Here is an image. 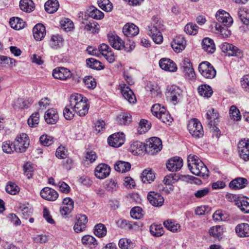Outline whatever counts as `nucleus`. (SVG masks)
Masks as SVG:
<instances>
[{
  "mask_svg": "<svg viewBox=\"0 0 249 249\" xmlns=\"http://www.w3.org/2000/svg\"><path fill=\"white\" fill-rule=\"evenodd\" d=\"M87 101V98L77 93L72 94L70 98L71 106L73 107V111L80 116H84L88 113L89 106Z\"/></svg>",
  "mask_w": 249,
  "mask_h": 249,
  "instance_id": "obj_1",
  "label": "nucleus"
},
{
  "mask_svg": "<svg viewBox=\"0 0 249 249\" xmlns=\"http://www.w3.org/2000/svg\"><path fill=\"white\" fill-rule=\"evenodd\" d=\"M188 166L191 173L196 176H208L209 171L207 167L196 156L188 157Z\"/></svg>",
  "mask_w": 249,
  "mask_h": 249,
  "instance_id": "obj_2",
  "label": "nucleus"
},
{
  "mask_svg": "<svg viewBox=\"0 0 249 249\" xmlns=\"http://www.w3.org/2000/svg\"><path fill=\"white\" fill-rule=\"evenodd\" d=\"M162 26L161 20L157 17H153L151 25L148 26V34L156 44H160L163 41V37L160 32Z\"/></svg>",
  "mask_w": 249,
  "mask_h": 249,
  "instance_id": "obj_3",
  "label": "nucleus"
},
{
  "mask_svg": "<svg viewBox=\"0 0 249 249\" xmlns=\"http://www.w3.org/2000/svg\"><path fill=\"white\" fill-rule=\"evenodd\" d=\"M207 124L210 131L213 133V136L218 138V112L216 110L212 108L207 111L206 114Z\"/></svg>",
  "mask_w": 249,
  "mask_h": 249,
  "instance_id": "obj_4",
  "label": "nucleus"
},
{
  "mask_svg": "<svg viewBox=\"0 0 249 249\" xmlns=\"http://www.w3.org/2000/svg\"><path fill=\"white\" fill-rule=\"evenodd\" d=\"M188 130L190 134L196 139L202 138L204 135V130L200 122L196 118H193L188 121Z\"/></svg>",
  "mask_w": 249,
  "mask_h": 249,
  "instance_id": "obj_5",
  "label": "nucleus"
},
{
  "mask_svg": "<svg viewBox=\"0 0 249 249\" xmlns=\"http://www.w3.org/2000/svg\"><path fill=\"white\" fill-rule=\"evenodd\" d=\"M166 96L174 105L177 104L181 99L182 90L176 85L168 86L165 92Z\"/></svg>",
  "mask_w": 249,
  "mask_h": 249,
  "instance_id": "obj_6",
  "label": "nucleus"
},
{
  "mask_svg": "<svg viewBox=\"0 0 249 249\" xmlns=\"http://www.w3.org/2000/svg\"><path fill=\"white\" fill-rule=\"evenodd\" d=\"M16 152L22 153L26 151L29 145V139L28 135L25 133L18 135L14 141Z\"/></svg>",
  "mask_w": 249,
  "mask_h": 249,
  "instance_id": "obj_7",
  "label": "nucleus"
},
{
  "mask_svg": "<svg viewBox=\"0 0 249 249\" xmlns=\"http://www.w3.org/2000/svg\"><path fill=\"white\" fill-rule=\"evenodd\" d=\"M162 148L161 140L158 137L151 138L145 146V151L150 155H154L160 151Z\"/></svg>",
  "mask_w": 249,
  "mask_h": 249,
  "instance_id": "obj_8",
  "label": "nucleus"
},
{
  "mask_svg": "<svg viewBox=\"0 0 249 249\" xmlns=\"http://www.w3.org/2000/svg\"><path fill=\"white\" fill-rule=\"evenodd\" d=\"M198 70L201 75L207 79L213 78L216 74V71L208 61H203L198 66Z\"/></svg>",
  "mask_w": 249,
  "mask_h": 249,
  "instance_id": "obj_9",
  "label": "nucleus"
},
{
  "mask_svg": "<svg viewBox=\"0 0 249 249\" xmlns=\"http://www.w3.org/2000/svg\"><path fill=\"white\" fill-rule=\"evenodd\" d=\"M183 73L186 79L193 80L195 79L196 74L190 60L184 58L182 62Z\"/></svg>",
  "mask_w": 249,
  "mask_h": 249,
  "instance_id": "obj_10",
  "label": "nucleus"
},
{
  "mask_svg": "<svg viewBox=\"0 0 249 249\" xmlns=\"http://www.w3.org/2000/svg\"><path fill=\"white\" fill-rule=\"evenodd\" d=\"M238 150L241 158L245 161L249 160V139H244L240 141Z\"/></svg>",
  "mask_w": 249,
  "mask_h": 249,
  "instance_id": "obj_11",
  "label": "nucleus"
},
{
  "mask_svg": "<svg viewBox=\"0 0 249 249\" xmlns=\"http://www.w3.org/2000/svg\"><path fill=\"white\" fill-rule=\"evenodd\" d=\"M53 76L55 79L60 80H67L72 76V73L67 68L64 67H57L53 71Z\"/></svg>",
  "mask_w": 249,
  "mask_h": 249,
  "instance_id": "obj_12",
  "label": "nucleus"
},
{
  "mask_svg": "<svg viewBox=\"0 0 249 249\" xmlns=\"http://www.w3.org/2000/svg\"><path fill=\"white\" fill-rule=\"evenodd\" d=\"M88 221V218L85 214H77L75 216V222L73 226L74 231L78 233L85 231Z\"/></svg>",
  "mask_w": 249,
  "mask_h": 249,
  "instance_id": "obj_13",
  "label": "nucleus"
},
{
  "mask_svg": "<svg viewBox=\"0 0 249 249\" xmlns=\"http://www.w3.org/2000/svg\"><path fill=\"white\" fill-rule=\"evenodd\" d=\"M183 166V160L179 157H174L168 160L166 167L170 172L179 171Z\"/></svg>",
  "mask_w": 249,
  "mask_h": 249,
  "instance_id": "obj_14",
  "label": "nucleus"
},
{
  "mask_svg": "<svg viewBox=\"0 0 249 249\" xmlns=\"http://www.w3.org/2000/svg\"><path fill=\"white\" fill-rule=\"evenodd\" d=\"M108 144L113 147H119L124 142V135L123 133H116L110 135L107 139Z\"/></svg>",
  "mask_w": 249,
  "mask_h": 249,
  "instance_id": "obj_15",
  "label": "nucleus"
},
{
  "mask_svg": "<svg viewBox=\"0 0 249 249\" xmlns=\"http://www.w3.org/2000/svg\"><path fill=\"white\" fill-rule=\"evenodd\" d=\"M147 198L149 203L154 207H161L163 205L164 199L159 193L151 191L148 193Z\"/></svg>",
  "mask_w": 249,
  "mask_h": 249,
  "instance_id": "obj_16",
  "label": "nucleus"
},
{
  "mask_svg": "<svg viewBox=\"0 0 249 249\" xmlns=\"http://www.w3.org/2000/svg\"><path fill=\"white\" fill-rule=\"evenodd\" d=\"M110 172V167L105 163L99 164L96 167L94 170L95 177L100 179L106 178L109 175Z\"/></svg>",
  "mask_w": 249,
  "mask_h": 249,
  "instance_id": "obj_17",
  "label": "nucleus"
},
{
  "mask_svg": "<svg viewBox=\"0 0 249 249\" xmlns=\"http://www.w3.org/2000/svg\"><path fill=\"white\" fill-rule=\"evenodd\" d=\"M121 90V93L123 97L130 103L134 104L136 102V97L133 91L128 86H126L125 84L120 85Z\"/></svg>",
  "mask_w": 249,
  "mask_h": 249,
  "instance_id": "obj_18",
  "label": "nucleus"
},
{
  "mask_svg": "<svg viewBox=\"0 0 249 249\" xmlns=\"http://www.w3.org/2000/svg\"><path fill=\"white\" fill-rule=\"evenodd\" d=\"M159 65L161 69L170 72H175L177 70L176 63L171 59L162 58L159 61Z\"/></svg>",
  "mask_w": 249,
  "mask_h": 249,
  "instance_id": "obj_19",
  "label": "nucleus"
},
{
  "mask_svg": "<svg viewBox=\"0 0 249 249\" xmlns=\"http://www.w3.org/2000/svg\"><path fill=\"white\" fill-rule=\"evenodd\" d=\"M40 196L44 199L48 201H54L58 197V193L49 187H45L40 191Z\"/></svg>",
  "mask_w": 249,
  "mask_h": 249,
  "instance_id": "obj_20",
  "label": "nucleus"
},
{
  "mask_svg": "<svg viewBox=\"0 0 249 249\" xmlns=\"http://www.w3.org/2000/svg\"><path fill=\"white\" fill-rule=\"evenodd\" d=\"M63 207L60 208V212L62 215L69 214L74 208V201L70 197H66L63 200Z\"/></svg>",
  "mask_w": 249,
  "mask_h": 249,
  "instance_id": "obj_21",
  "label": "nucleus"
},
{
  "mask_svg": "<svg viewBox=\"0 0 249 249\" xmlns=\"http://www.w3.org/2000/svg\"><path fill=\"white\" fill-rule=\"evenodd\" d=\"M107 38L110 45L115 49L121 50L123 40L117 35L109 33L107 34Z\"/></svg>",
  "mask_w": 249,
  "mask_h": 249,
  "instance_id": "obj_22",
  "label": "nucleus"
},
{
  "mask_svg": "<svg viewBox=\"0 0 249 249\" xmlns=\"http://www.w3.org/2000/svg\"><path fill=\"white\" fill-rule=\"evenodd\" d=\"M171 45L175 52L179 53L185 49L186 41L182 36H177L171 42Z\"/></svg>",
  "mask_w": 249,
  "mask_h": 249,
  "instance_id": "obj_23",
  "label": "nucleus"
},
{
  "mask_svg": "<svg viewBox=\"0 0 249 249\" xmlns=\"http://www.w3.org/2000/svg\"><path fill=\"white\" fill-rule=\"evenodd\" d=\"M44 119L48 124H55L59 119V116L56 109L50 108L48 109L45 113Z\"/></svg>",
  "mask_w": 249,
  "mask_h": 249,
  "instance_id": "obj_24",
  "label": "nucleus"
},
{
  "mask_svg": "<svg viewBox=\"0 0 249 249\" xmlns=\"http://www.w3.org/2000/svg\"><path fill=\"white\" fill-rule=\"evenodd\" d=\"M124 35L127 37L136 36L139 32V28L133 23H127L123 28Z\"/></svg>",
  "mask_w": 249,
  "mask_h": 249,
  "instance_id": "obj_25",
  "label": "nucleus"
},
{
  "mask_svg": "<svg viewBox=\"0 0 249 249\" xmlns=\"http://www.w3.org/2000/svg\"><path fill=\"white\" fill-rule=\"evenodd\" d=\"M33 36L36 40H41L46 35V29L45 26L41 23H38L33 28Z\"/></svg>",
  "mask_w": 249,
  "mask_h": 249,
  "instance_id": "obj_26",
  "label": "nucleus"
},
{
  "mask_svg": "<svg viewBox=\"0 0 249 249\" xmlns=\"http://www.w3.org/2000/svg\"><path fill=\"white\" fill-rule=\"evenodd\" d=\"M221 51L226 55L228 56H235L239 51V49L236 46L231 44L225 42L221 45Z\"/></svg>",
  "mask_w": 249,
  "mask_h": 249,
  "instance_id": "obj_27",
  "label": "nucleus"
},
{
  "mask_svg": "<svg viewBox=\"0 0 249 249\" xmlns=\"http://www.w3.org/2000/svg\"><path fill=\"white\" fill-rule=\"evenodd\" d=\"M233 22L230 14L224 10H219V25L231 26Z\"/></svg>",
  "mask_w": 249,
  "mask_h": 249,
  "instance_id": "obj_28",
  "label": "nucleus"
},
{
  "mask_svg": "<svg viewBox=\"0 0 249 249\" xmlns=\"http://www.w3.org/2000/svg\"><path fill=\"white\" fill-rule=\"evenodd\" d=\"M248 180L243 178H238L232 180L229 184L231 188L236 190L245 188L248 184Z\"/></svg>",
  "mask_w": 249,
  "mask_h": 249,
  "instance_id": "obj_29",
  "label": "nucleus"
},
{
  "mask_svg": "<svg viewBox=\"0 0 249 249\" xmlns=\"http://www.w3.org/2000/svg\"><path fill=\"white\" fill-rule=\"evenodd\" d=\"M201 45L204 51L209 53H213L215 51V46L213 39L204 38L201 42Z\"/></svg>",
  "mask_w": 249,
  "mask_h": 249,
  "instance_id": "obj_30",
  "label": "nucleus"
},
{
  "mask_svg": "<svg viewBox=\"0 0 249 249\" xmlns=\"http://www.w3.org/2000/svg\"><path fill=\"white\" fill-rule=\"evenodd\" d=\"M235 231L241 237H249V224L245 223L238 224L235 228Z\"/></svg>",
  "mask_w": 249,
  "mask_h": 249,
  "instance_id": "obj_31",
  "label": "nucleus"
},
{
  "mask_svg": "<svg viewBox=\"0 0 249 249\" xmlns=\"http://www.w3.org/2000/svg\"><path fill=\"white\" fill-rule=\"evenodd\" d=\"M198 92L201 96L209 98L212 95L213 90L208 85L202 84L197 88Z\"/></svg>",
  "mask_w": 249,
  "mask_h": 249,
  "instance_id": "obj_32",
  "label": "nucleus"
},
{
  "mask_svg": "<svg viewBox=\"0 0 249 249\" xmlns=\"http://www.w3.org/2000/svg\"><path fill=\"white\" fill-rule=\"evenodd\" d=\"M19 7L22 11L26 13H30L35 8V3L32 0H20Z\"/></svg>",
  "mask_w": 249,
  "mask_h": 249,
  "instance_id": "obj_33",
  "label": "nucleus"
},
{
  "mask_svg": "<svg viewBox=\"0 0 249 249\" xmlns=\"http://www.w3.org/2000/svg\"><path fill=\"white\" fill-rule=\"evenodd\" d=\"M59 7V4L57 0H48L44 4L45 11L50 14L55 12Z\"/></svg>",
  "mask_w": 249,
  "mask_h": 249,
  "instance_id": "obj_34",
  "label": "nucleus"
},
{
  "mask_svg": "<svg viewBox=\"0 0 249 249\" xmlns=\"http://www.w3.org/2000/svg\"><path fill=\"white\" fill-rule=\"evenodd\" d=\"M81 241L85 246L91 249L95 248L98 245V242L95 237L90 235H85L82 237Z\"/></svg>",
  "mask_w": 249,
  "mask_h": 249,
  "instance_id": "obj_35",
  "label": "nucleus"
},
{
  "mask_svg": "<svg viewBox=\"0 0 249 249\" xmlns=\"http://www.w3.org/2000/svg\"><path fill=\"white\" fill-rule=\"evenodd\" d=\"M130 168V163L124 161H118L114 165L115 170L119 172L125 173L128 172Z\"/></svg>",
  "mask_w": 249,
  "mask_h": 249,
  "instance_id": "obj_36",
  "label": "nucleus"
},
{
  "mask_svg": "<svg viewBox=\"0 0 249 249\" xmlns=\"http://www.w3.org/2000/svg\"><path fill=\"white\" fill-rule=\"evenodd\" d=\"M145 145L139 141L134 142L130 145V150L134 155H139L142 153L143 149H145Z\"/></svg>",
  "mask_w": 249,
  "mask_h": 249,
  "instance_id": "obj_37",
  "label": "nucleus"
},
{
  "mask_svg": "<svg viewBox=\"0 0 249 249\" xmlns=\"http://www.w3.org/2000/svg\"><path fill=\"white\" fill-rule=\"evenodd\" d=\"M117 226L121 229L132 230L134 226H138L137 222L129 221L126 219H120L116 222Z\"/></svg>",
  "mask_w": 249,
  "mask_h": 249,
  "instance_id": "obj_38",
  "label": "nucleus"
},
{
  "mask_svg": "<svg viewBox=\"0 0 249 249\" xmlns=\"http://www.w3.org/2000/svg\"><path fill=\"white\" fill-rule=\"evenodd\" d=\"M145 89L147 91L150 92V94L152 97H156L160 95L161 90L160 88L157 84L151 83L148 84Z\"/></svg>",
  "mask_w": 249,
  "mask_h": 249,
  "instance_id": "obj_39",
  "label": "nucleus"
},
{
  "mask_svg": "<svg viewBox=\"0 0 249 249\" xmlns=\"http://www.w3.org/2000/svg\"><path fill=\"white\" fill-rule=\"evenodd\" d=\"M86 64L89 68L96 70H103L105 68L104 66L102 65L99 61L93 58L87 59Z\"/></svg>",
  "mask_w": 249,
  "mask_h": 249,
  "instance_id": "obj_40",
  "label": "nucleus"
},
{
  "mask_svg": "<svg viewBox=\"0 0 249 249\" xmlns=\"http://www.w3.org/2000/svg\"><path fill=\"white\" fill-rule=\"evenodd\" d=\"M63 41V38L61 36L59 35H53L51 38L50 45L52 48L57 49L62 45Z\"/></svg>",
  "mask_w": 249,
  "mask_h": 249,
  "instance_id": "obj_41",
  "label": "nucleus"
},
{
  "mask_svg": "<svg viewBox=\"0 0 249 249\" xmlns=\"http://www.w3.org/2000/svg\"><path fill=\"white\" fill-rule=\"evenodd\" d=\"M84 30L87 32H91L92 33H98L99 31V25L97 22L91 20L85 24Z\"/></svg>",
  "mask_w": 249,
  "mask_h": 249,
  "instance_id": "obj_42",
  "label": "nucleus"
},
{
  "mask_svg": "<svg viewBox=\"0 0 249 249\" xmlns=\"http://www.w3.org/2000/svg\"><path fill=\"white\" fill-rule=\"evenodd\" d=\"M94 234L98 237H103L106 235L107 233V228L102 223H99L94 226L93 229Z\"/></svg>",
  "mask_w": 249,
  "mask_h": 249,
  "instance_id": "obj_43",
  "label": "nucleus"
},
{
  "mask_svg": "<svg viewBox=\"0 0 249 249\" xmlns=\"http://www.w3.org/2000/svg\"><path fill=\"white\" fill-rule=\"evenodd\" d=\"M88 11L89 17L95 19H101L104 17V13L94 6L90 7Z\"/></svg>",
  "mask_w": 249,
  "mask_h": 249,
  "instance_id": "obj_44",
  "label": "nucleus"
},
{
  "mask_svg": "<svg viewBox=\"0 0 249 249\" xmlns=\"http://www.w3.org/2000/svg\"><path fill=\"white\" fill-rule=\"evenodd\" d=\"M236 204L243 212L246 213H249V198L238 199L236 201Z\"/></svg>",
  "mask_w": 249,
  "mask_h": 249,
  "instance_id": "obj_45",
  "label": "nucleus"
},
{
  "mask_svg": "<svg viewBox=\"0 0 249 249\" xmlns=\"http://www.w3.org/2000/svg\"><path fill=\"white\" fill-rule=\"evenodd\" d=\"M150 232L153 236L160 237L163 234L164 231L160 225L154 224L150 227Z\"/></svg>",
  "mask_w": 249,
  "mask_h": 249,
  "instance_id": "obj_46",
  "label": "nucleus"
},
{
  "mask_svg": "<svg viewBox=\"0 0 249 249\" xmlns=\"http://www.w3.org/2000/svg\"><path fill=\"white\" fill-rule=\"evenodd\" d=\"M157 118L164 123H171L173 121V119L170 114L169 112L166 110L164 107H163V108L161 109Z\"/></svg>",
  "mask_w": 249,
  "mask_h": 249,
  "instance_id": "obj_47",
  "label": "nucleus"
},
{
  "mask_svg": "<svg viewBox=\"0 0 249 249\" xmlns=\"http://www.w3.org/2000/svg\"><path fill=\"white\" fill-rule=\"evenodd\" d=\"M238 15L241 21L247 25L249 24V11L245 8H240Z\"/></svg>",
  "mask_w": 249,
  "mask_h": 249,
  "instance_id": "obj_48",
  "label": "nucleus"
},
{
  "mask_svg": "<svg viewBox=\"0 0 249 249\" xmlns=\"http://www.w3.org/2000/svg\"><path fill=\"white\" fill-rule=\"evenodd\" d=\"M154 174L151 171V170H148L145 169L142 173L141 178L142 181L145 183H151V181H154L155 179Z\"/></svg>",
  "mask_w": 249,
  "mask_h": 249,
  "instance_id": "obj_49",
  "label": "nucleus"
},
{
  "mask_svg": "<svg viewBox=\"0 0 249 249\" xmlns=\"http://www.w3.org/2000/svg\"><path fill=\"white\" fill-rule=\"evenodd\" d=\"M151 127V124L145 119H141L137 128L138 133L142 134L147 132Z\"/></svg>",
  "mask_w": 249,
  "mask_h": 249,
  "instance_id": "obj_50",
  "label": "nucleus"
},
{
  "mask_svg": "<svg viewBox=\"0 0 249 249\" xmlns=\"http://www.w3.org/2000/svg\"><path fill=\"white\" fill-rule=\"evenodd\" d=\"M13 18V19L11 18L9 22L12 28L15 30H18L24 27L25 23L23 21L22 19L19 18Z\"/></svg>",
  "mask_w": 249,
  "mask_h": 249,
  "instance_id": "obj_51",
  "label": "nucleus"
},
{
  "mask_svg": "<svg viewBox=\"0 0 249 249\" xmlns=\"http://www.w3.org/2000/svg\"><path fill=\"white\" fill-rule=\"evenodd\" d=\"M163 225L168 230L172 232H176L180 228L179 224L176 223L171 219H168L163 222Z\"/></svg>",
  "mask_w": 249,
  "mask_h": 249,
  "instance_id": "obj_52",
  "label": "nucleus"
},
{
  "mask_svg": "<svg viewBox=\"0 0 249 249\" xmlns=\"http://www.w3.org/2000/svg\"><path fill=\"white\" fill-rule=\"evenodd\" d=\"M97 3L98 6L106 12H110L112 10V4L109 0H98Z\"/></svg>",
  "mask_w": 249,
  "mask_h": 249,
  "instance_id": "obj_53",
  "label": "nucleus"
},
{
  "mask_svg": "<svg viewBox=\"0 0 249 249\" xmlns=\"http://www.w3.org/2000/svg\"><path fill=\"white\" fill-rule=\"evenodd\" d=\"M198 26L193 23H189L187 24L184 29V32L190 35H196L198 32Z\"/></svg>",
  "mask_w": 249,
  "mask_h": 249,
  "instance_id": "obj_54",
  "label": "nucleus"
},
{
  "mask_svg": "<svg viewBox=\"0 0 249 249\" xmlns=\"http://www.w3.org/2000/svg\"><path fill=\"white\" fill-rule=\"evenodd\" d=\"M2 148L4 152L7 154H11L14 151H16V148H15V144L13 142L10 141H7L3 142Z\"/></svg>",
  "mask_w": 249,
  "mask_h": 249,
  "instance_id": "obj_55",
  "label": "nucleus"
},
{
  "mask_svg": "<svg viewBox=\"0 0 249 249\" xmlns=\"http://www.w3.org/2000/svg\"><path fill=\"white\" fill-rule=\"evenodd\" d=\"M230 118L233 120L238 121L241 120V115L238 109L234 106H232L229 111Z\"/></svg>",
  "mask_w": 249,
  "mask_h": 249,
  "instance_id": "obj_56",
  "label": "nucleus"
},
{
  "mask_svg": "<svg viewBox=\"0 0 249 249\" xmlns=\"http://www.w3.org/2000/svg\"><path fill=\"white\" fill-rule=\"evenodd\" d=\"M83 81L86 87L89 89H93L96 86L95 79L91 76H85Z\"/></svg>",
  "mask_w": 249,
  "mask_h": 249,
  "instance_id": "obj_57",
  "label": "nucleus"
},
{
  "mask_svg": "<svg viewBox=\"0 0 249 249\" xmlns=\"http://www.w3.org/2000/svg\"><path fill=\"white\" fill-rule=\"evenodd\" d=\"M5 190L7 193L12 195H16L19 191V188L16 184L11 182L8 183Z\"/></svg>",
  "mask_w": 249,
  "mask_h": 249,
  "instance_id": "obj_58",
  "label": "nucleus"
},
{
  "mask_svg": "<svg viewBox=\"0 0 249 249\" xmlns=\"http://www.w3.org/2000/svg\"><path fill=\"white\" fill-rule=\"evenodd\" d=\"M118 188L117 181L116 179H110L107 181L105 188L107 191L113 192L117 191Z\"/></svg>",
  "mask_w": 249,
  "mask_h": 249,
  "instance_id": "obj_59",
  "label": "nucleus"
},
{
  "mask_svg": "<svg viewBox=\"0 0 249 249\" xmlns=\"http://www.w3.org/2000/svg\"><path fill=\"white\" fill-rule=\"evenodd\" d=\"M16 106L20 108H28L32 104L31 100H24L22 98H18L16 102Z\"/></svg>",
  "mask_w": 249,
  "mask_h": 249,
  "instance_id": "obj_60",
  "label": "nucleus"
},
{
  "mask_svg": "<svg viewBox=\"0 0 249 249\" xmlns=\"http://www.w3.org/2000/svg\"><path fill=\"white\" fill-rule=\"evenodd\" d=\"M73 107L71 106V103L70 105H67L63 110V115L65 118L68 120H71L74 115V112L73 111Z\"/></svg>",
  "mask_w": 249,
  "mask_h": 249,
  "instance_id": "obj_61",
  "label": "nucleus"
},
{
  "mask_svg": "<svg viewBox=\"0 0 249 249\" xmlns=\"http://www.w3.org/2000/svg\"><path fill=\"white\" fill-rule=\"evenodd\" d=\"M40 143L45 146H48L53 142V138L46 134L42 135L39 138Z\"/></svg>",
  "mask_w": 249,
  "mask_h": 249,
  "instance_id": "obj_62",
  "label": "nucleus"
},
{
  "mask_svg": "<svg viewBox=\"0 0 249 249\" xmlns=\"http://www.w3.org/2000/svg\"><path fill=\"white\" fill-rule=\"evenodd\" d=\"M142 210L140 207H135L130 211L131 216L134 219H139L143 216Z\"/></svg>",
  "mask_w": 249,
  "mask_h": 249,
  "instance_id": "obj_63",
  "label": "nucleus"
},
{
  "mask_svg": "<svg viewBox=\"0 0 249 249\" xmlns=\"http://www.w3.org/2000/svg\"><path fill=\"white\" fill-rule=\"evenodd\" d=\"M118 245L121 249H131L132 248L133 243L128 239L122 238L120 239Z\"/></svg>",
  "mask_w": 249,
  "mask_h": 249,
  "instance_id": "obj_64",
  "label": "nucleus"
}]
</instances>
